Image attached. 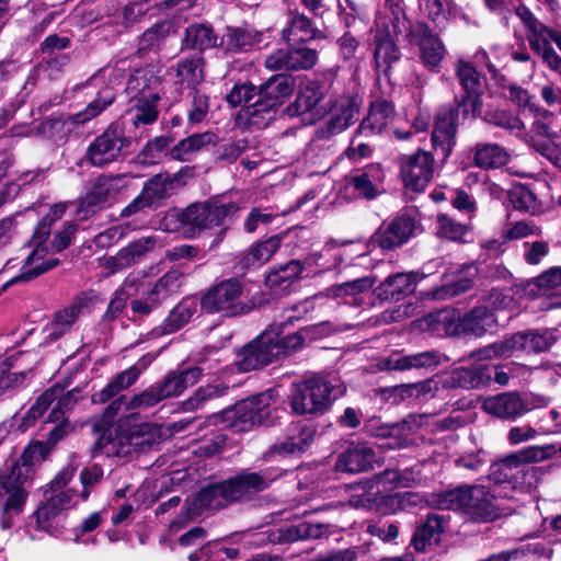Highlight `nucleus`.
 Instances as JSON below:
<instances>
[{
    "instance_id": "obj_1",
    "label": "nucleus",
    "mask_w": 561,
    "mask_h": 561,
    "mask_svg": "<svg viewBox=\"0 0 561 561\" xmlns=\"http://www.w3.org/2000/svg\"><path fill=\"white\" fill-rule=\"evenodd\" d=\"M455 71L463 93L456 108L447 107L438 112L432 131L433 148L443 159L449 157L456 145L459 114L463 118H474L482 107V87L477 69L469 61L459 59Z\"/></svg>"
},
{
    "instance_id": "obj_2",
    "label": "nucleus",
    "mask_w": 561,
    "mask_h": 561,
    "mask_svg": "<svg viewBox=\"0 0 561 561\" xmlns=\"http://www.w3.org/2000/svg\"><path fill=\"white\" fill-rule=\"evenodd\" d=\"M37 469L21 456L0 467V526L10 529L23 513Z\"/></svg>"
},
{
    "instance_id": "obj_3",
    "label": "nucleus",
    "mask_w": 561,
    "mask_h": 561,
    "mask_svg": "<svg viewBox=\"0 0 561 561\" xmlns=\"http://www.w3.org/2000/svg\"><path fill=\"white\" fill-rule=\"evenodd\" d=\"M345 390L344 383L336 375H314L293 385L289 405L298 415H320L327 412Z\"/></svg>"
},
{
    "instance_id": "obj_4",
    "label": "nucleus",
    "mask_w": 561,
    "mask_h": 561,
    "mask_svg": "<svg viewBox=\"0 0 561 561\" xmlns=\"http://www.w3.org/2000/svg\"><path fill=\"white\" fill-rule=\"evenodd\" d=\"M65 211V204H56L38 222L31 240L28 241V247L32 248V250L24 260L21 273L7 280L3 288L21 282H30L60 264V260L57 257L50 256L46 259L48 255L47 239L50 236L51 224L59 219Z\"/></svg>"
},
{
    "instance_id": "obj_5",
    "label": "nucleus",
    "mask_w": 561,
    "mask_h": 561,
    "mask_svg": "<svg viewBox=\"0 0 561 561\" xmlns=\"http://www.w3.org/2000/svg\"><path fill=\"white\" fill-rule=\"evenodd\" d=\"M240 209L239 203L217 195L187 206L180 213L179 221L186 228L190 237H195L204 230L225 226L233 220Z\"/></svg>"
},
{
    "instance_id": "obj_6",
    "label": "nucleus",
    "mask_w": 561,
    "mask_h": 561,
    "mask_svg": "<svg viewBox=\"0 0 561 561\" xmlns=\"http://www.w3.org/2000/svg\"><path fill=\"white\" fill-rule=\"evenodd\" d=\"M295 90V79L288 75H274L262 83L257 100L249 104L245 114L252 125L266 126L274 119L276 110Z\"/></svg>"
},
{
    "instance_id": "obj_7",
    "label": "nucleus",
    "mask_w": 561,
    "mask_h": 561,
    "mask_svg": "<svg viewBox=\"0 0 561 561\" xmlns=\"http://www.w3.org/2000/svg\"><path fill=\"white\" fill-rule=\"evenodd\" d=\"M243 290V283L237 277L220 280L203 295L201 307L207 313H219L224 317L247 314L252 307L241 300Z\"/></svg>"
},
{
    "instance_id": "obj_8",
    "label": "nucleus",
    "mask_w": 561,
    "mask_h": 561,
    "mask_svg": "<svg viewBox=\"0 0 561 561\" xmlns=\"http://www.w3.org/2000/svg\"><path fill=\"white\" fill-rule=\"evenodd\" d=\"M401 26L407 30V38L411 45L419 48L420 58L430 70H436L446 55V47L437 33L425 22H411L404 16L396 18L393 22L394 33L401 32Z\"/></svg>"
},
{
    "instance_id": "obj_9",
    "label": "nucleus",
    "mask_w": 561,
    "mask_h": 561,
    "mask_svg": "<svg viewBox=\"0 0 561 561\" xmlns=\"http://www.w3.org/2000/svg\"><path fill=\"white\" fill-rule=\"evenodd\" d=\"M161 430L152 424H141L128 432L118 434L114 439L105 440L104 434L96 442L93 451L105 448L106 455L125 457L131 451H148L160 442Z\"/></svg>"
},
{
    "instance_id": "obj_10",
    "label": "nucleus",
    "mask_w": 561,
    "mask_h": 561,
    "mask_svg": "<svg viewBox=\"0 0 561 561\" xmlns=\"http://www.w3.org/2000/svg\"><path fill=\"white\" fill-rule=\"evenodd\" d=\"M435 321L443 325L445 333L448 335L467 333L482 336L488 332H493L497 327L494 312L483 306L473 308L458 319H456L453 311L440 310L435 314Z\"/></svg>"
},
{
    "instance_id": "obj_11",
    "label": "nucleus",
    "mask_w": 561,
    "mask_h": 561,
    "mask_svg": "<svg viewBox=\"0 0 561 561\" xmlns=\"http://www.w3.org/2000/svg\"><path fill=\"white\" fill-rule=\"evenodd\" d=\"M515 13L528 30V41L533 49L542 57L550 68L558 70L561 60L553 48V44L561 49L560 33L542 25L531 11L523 4L516 8Z\"/></svg>"
},
{
    "instance_id": "obj_12",
    "label": "nucleus",
    "mask_w": 561,
    "mask_h": 561,
    "mask_svg": "<svg viewBox=\"0 0 561 561\" xmlns=\"http://www.w3.org/2000/svg\"><path fill=\"white\" fill-rule=\"evenodd\" d=\"M270 396L260 393L234 404L222 412L226 426L236 432H248L256 425L267 423Z\"/></svg>"
},
{
    "instance_id": "obj_13",
    "label": "nucleus",
    "mask_w": 561,
    "mask_h": 561,
    "mask_svg": "<svg viewBox=\"0 0 561 561\" xmlns=\"http://www.w3.org/2000/svg\"><path fill=\"white\" fill-rule=\"evenodd\" d=\"M285 470L279 468H266L259 472L241 471L226 480L232 503L253 499L260 492L267 490L271 484L283 477Z\"/></svg>"
},
{
    "instance_id": "obj_14",
    "label": "nucleus",
    "mask_w": 561,
    "mask_h": 561,
    "mask_svg": "<svg viewBox=\"0 0 561 561\" xmlns=\"http://www.w3.org/2000/svg\"><path fill=\"white\" fill-rule=\"evenodd\" d=\"M285 470L279 468H266L259 472L241 471L226 480L232 503L253 499L260 492L267 490L271 484L283 477Z\"/></svg>"
},
{
    "instance_id": "obj_15",
    "label": "nucleus",
    "mask_w": 561,
    "mask_h": 561,
    "mask_svg": "<svg viewBox=\"0 0 561 561\" xmlns=\"http://www.w3.org/2000/svg\"><path fill=\"white\" fill-rule=\"evenodd\" d=\"M129 146L118 124H111L100 136H98L87 148L85 160L93 167L103 168L115 162L122 149Z\"/></svg>"
},
{
    "instance_id": "obj_16",
    "label": "nucleus",
    "mask_w": 561,
    "mask_h": 561,
    "mask_svg": "<svg viewBox=\"0 0 561 561\" xmlns=\"http://www.w3.org/2000/svg\"><path fill=\"white\" fill-rule=\"evenodd\" d=\"M318 58V50L298 43L268 54L264 67L272 71L309 70L317 64Z\"/></svg>"
},
{
    "instance_id": "obj_17",
    "label": "nucleus",
    "mask_w": 561,
    "mask_h": 561,
    "mask_svg": "<svg viewBox=\"0 0 561 561\" xmlns=\"http://www.w3.org/2000/svg\"><path fill=\"white\" fill-rule=\"evenodd\" d=\"M76 468L71 465L61 469L56 477L50 481L49 488L46 491L50 493L36 511L37 522L44 527V524L50 518L55 517L60 511L68 507L71 499L72 491L62 490L73 478Z\"/></svg>"
},
{
    "instance_id": "obj_18",
    "label": "nucleus",
    "mask_w": 561,
    "mask_h": 561,
    "mask_svg": "<svg viewBox=\"0 0 561 561\" xmlns=\"http://www.w3.org/2000/svg\"><path fill=\"white\" fill-rule=\"evenodd\" d=\"M462 514L472 522H492L502 515L495 496L484 485L467 486Z\"/></svg>"
},
{
    "instance_id": "obj_19",
    "label": "nucleus",
    "mask_w": 561,
    "mask_h": 561,
    "mask_svg": "<svg viewBox=\"0 0 561 561\" xmlns=\"http://www.w3.org/2000/svg\"><path fill=\"white\" fill-rule=\"evenodd\" d=\"M433 163L434 158L427 151L419 150L404 156L400 170L404 185L414 192L424 191L433 178Z\"/></svg>"
},
{
    "instance_id": "obj_20",
    "label": "nucleus",
    "mask_w": 561,
    "mask_h": 561,
    "mask_svg": "<svg viewBox=\"0 0 561 561\" xmlns=\"http://www.w3.org/2000/svg\"><path fill=\"white\" fill-rule=\"evenodd\" d=\"M124 174H107L99 176L90 191L80 202V211L94 214L110 203L125 187Z\"/></svg>"
},
{
    "instance_id": "obj_21",
    "label": "nucleus",
    "mask_w": 561,
    "mask_h": 561,
    "mask_svg": "<svg viewBox=\"0 0 561 561\" xmlns=\"http://www.w3.org/2000/svg\"><path fill=\"white\" fill-rule=\"evenodd\" d=\"M278 357L279 348L273 343L272 331H265L242 350L237 366L240 371H251L271 364Z\"/></svg>"
},
{
    "instance_id": "obj_22",
    "label": "nucleus",
    "mask_w": 561,
    "mask_h": 561,
    "mask_svg": "<svg viewBox=\"0 0 561 561\" xmlns=\"http://www.w3.org/2000/svg\"><path fill=\"white\" fill-rule=\"evenodd\" d=\"M154 356L151 354L141 356L134 365L111 379L100 391L93 393L91 397L92 402L104 404L123 390L131 387L138 380L139 376L151 365Z\"/></svg>"
},
{
    "instance_id": "obj_23",
    "label": "nucleus",
    "mask_w": 561,
    "mask_h": 561,
    "mask_svg": "<svg viewBox=\"0 0 561 561\" xmlns=\"http://www.w3.org/2000/svg\"><path fill=\"white\" fill-rule=\"evenodd\" d=\"M414 230V216L401 213L378 228L374 234V241L383 250H392L404 244L412 237Z\"/></svg>"
},
{
    "instance_id": "obj_24",
    "label": "nucleus",
    "mask_w": 561,
    "mask_h": 561,
    "mask_svg": "<svg viewBox=\"0 0 561 561\" xmlns=\"http://www.w3.org/2000/svg\"><path fill=\"white\" fill-rule=\"evenodd\" d=\"M283 41L287 43L306 44L316 39H323L324 33L316 25V23L300 12L297 8L288 9L286 25L282 32Z\"/></svg>"
},
{
    "instance_id": "obj_25",
    "label": "nucleus",
    "mask_w": 561,
    "mask_h": 561,
    "mask_svg": "<svg viewBox=\"0 0 561 561\" xmlns=\"http://www.w3.org/2000/svg\"><path fill=\"white\" fill-rule=\"evenodd\" d=\"M162 69L158 65H147L136 69L128 78L126 94L128 98H160Z\"/></svg>"
},
{
    "instance_id": "obj_26",
    "label": "nucleus",
    "mask_w": 561,
    "mask_h": 561,
    "mask_svg": "<svg viewBox=\"0 0 561 561\" xmlns=\"http://www.w3.org/2000/svg\"><path fill=\"white\" fill-rule=\"evenodd\" d=\"M263 41V33L250 26H228L220 37L218 48L227 54L234 55L250 51Z\"/></svg>"
},
{
    "instance_id": "obj_27",
    "label": "nucleus",
    "mask_w": 561,
    "mask_h": 561,
    "mask_svg": "<svg viewBox=\"0 0 561 561\" xmlns=\"http://www.w3.org/2000/svg\"><path fill=\"white\" fill-rule=\"evenodd\" d=\"M73 431V426L66 419L58 422L49 432L46 442L35 440L30 443L21 457L34 466L37 470L47 459L56 445Z\"/></svg>"
},
{
    "instance_id": "obj_28",
    "label": "nucleus",
    "mask_w": 561,
    "mask_h": 561,
    "mask_svg": "<svg viewBox=\"0 0 561 561\" xmlns=\"http://www.w3.org/2000/svg\"><path fill=\"white\" fill-rule=\"evenodd\" d=\"M448 357L436 350H428L417 353L393 355L383 362V367L390 370H411L437 368Z\"/></svg>"
},
{
    "instance_id": "obj_29",
    "label": "nucleus",
    "mask_w": 561,
    "mask_h": 561,
    "mask_svg": "<svg viewBox=\"0 0 561 561\" xmlns=\"http://www.w3.org/2000/svg\"><path fill=\"white\" fill-rule=\"evenodd\" d=\"M376 460L374 449L366 444H352L342 451L334 463L336 472L358 473L367 471Z\"/></svg>"
},
{
    "instance_id": "obj_30",
    "label": "nucleus",
    "mask_w": 561,
    "mask_h": 561,
    "mask_svg": "<svg viewBox=\"0 0 561 561\" xmlns=\"http://www.w3.org/2000/svg\"><path fill=\"white\" fill-rule=\"evenodd\" d=\"M557 454L553 444L542 446H528L503 458L496 465L500 471L504 472L505 479L513 478L512 470L518 469L526 463L539 462L551 458Z\"/></svg>"
},
{
    "instance_id": "obj_31",
    "label": "nucleus",
    "mask_w": 561,
    "mask_h": 561,
    "mask_svg": "<svg viewBox=\"0 0 561 561\" xmlns=\"http://www.w3.org/2000/svg\"><path fill=\"white\" fill-rule=\"evenodd\" d=\"M154 245L156 239L153 237L139 238L121 249L115 255L106 259L105 267L112 274L128 268L138 263Z\"/></svg>"
},
{
    "instance_id": "obj_32",
    "label": "nucleus",
    "mask_w": 561,
    "mask_h": 561,
    "mask_svg": "<svg viewBox=\"0 0 561 561\" xmlns=\"http://www.w3.org/2000/svg\"><path fill=\"white\" fill-rule=\"evenodd\" d=\"M393 116V105L386 100H377L370 104L367 116L356 129L355 138H367L378 135L387 127Z\"/></svg>"
},
{
    "instance_id": "obj_33",
    "label": "nucleus",
    "mask_w": 561,
    "mask_h": 561,
    "mask_svg": "<svg viewBox=\"0 0 561 561\" xmlns=\"http://www.w3.org/2000/svg\"><path fill=\"white\" fill-rule=\"evenodd\" d=\"M385 173L380 164L371 163L363 169L356 170L348 179V184L357 195L373 199L380 191Z\"/></svg>"
},
{
    "instance_id": "obj_34",
    "label": "nucleus",
    "mask_w": 561,
    "mask_h": 561,
    "mask_svg": "<svg viewBox=\"0 0 561 561\" xmlns=\"http://www.w3.org/2000/svg\"><path fill=\"white\" fill-rule=\"evenodd\" d=\"M359 113V103L355 98L341 96L331 106L327 128L331 135L340 134L354 124Z\"/></svg>"
},
{
    "instance_id": "obj_35",
    "label": "nucleus",
    "mask_w": 561,
    "mask_h": 561,
    "mask_svg": "<svg viewBox=\"0 0 561 561\" xmlns=\"http://www.w3.org/2000/svg\"><path fill=\"white\" fill-rule=\"evenodd\" d=\"M330 533V525L300 523L278 528L270 535L273 543L284 545L298 540L318 539Z\"/></svg>"
},
{
    "instance_id": "obj_36",
    "label": "nucleus",
    "mask_w": 561,
    "mask_h": 561,
    "mask_svg": "<svg viewBox=\"0 0 561 561\" xmlns=\"http://www.w3.org/2000/svg\"><path fill=\"white\" fill-rule=\"evenodd\" d=\"M374 61L377 71L388 76L393 64L401 58V51L388 28H378L374 36Z\"/></svg>"
},
{
    "instance_id": "obj_37",
    "label": "nucleus",
    "mask_w": 561,
    "mask_h": 561,
    "mask_svg": "<svg viewBox=\"0 0 561 561\" xmlns=\"http://www.w3.org/2000/svg\"><path fill=\"white\" fill-rule=\"evenodd\" d=\"M483 409L489 414L501 419H515L530 410L515 392H505L488 398L483 402Z\"/></svg>"
},
{
    "instance_id": "obj_38",
    "label": "nucleus",
    "mask_w": 561,
    "mask_h": 561,
    "mask_svg": "<svg viewBox=\"0 0 561 561\" xmlns=\"http://www.w3.org/2000/svg\"><path fill=\"white\" fill-rule=\"evenodd\" d=\"M416 282L417 276L413 272L390 275L378 286V297L383 300H400L415 290Z\"/></svg>"
},
{
    "instance_id": "obj_39",
    "label": "nucleus",
    "mask_w": 561,
    "mask_h": 561,
    "mask_svg": "<svg viewBox=\"0 0 561 561\" xmlns=\"http://www.w3.org/2000/svg\"><path fill=\"white\" fill-rule=\"evenodd\" d=\"M556 342L557 339L549 331L519 332L507 339L511 354L517 351L527 354L545 352Z\"/></svg>"
},
{
    "instance_id": "obj_40",
    "label": "nucleus",
    "mask_w": 561,
    "mask_h": 561,
    "mask_svg": "<svg viewBox=\"0 0 561 561\" xmlns=\"http://www.w3.org/2000/svg\"><path fill=\"white\" fill-rule=\"evenodd\" d=\"M203 374L202 368L192 367L169 373L162 381L157 382L164 399L178 397L195 385Z\"/></svg>"
},
{
    "instance_id": "obj_41",
    "label": "nucleus",
    "mask_w": 561,
    "mask_h": 561,
    "mask_svg": "<svg viewBox=\"0 0 561 561\" xmlns=\"http://www.w3.org/2000/svg\"><path fill=\"white\" fill-rule=\"evenodd\" d=\"M282 239L278 236H272L265 240L255 242L239 260L241 268L249 270L260 267L267 263L280 247Z\"/></svg>"
},
{
    "instance_id": "obj_42",
    "label": "nucleus",
    "mask_w": 561,
    "mask_h": 561,
    "mask_svg": "<svg viewBox=\"0 0 561 561\" xmlns=\"http://www.w3.org/2000/svg\"><path fill=\"white\" fill-rule=\"evenodd\" d=\"M553 119H556V117L548 111H545L542 113V119L534 122V128L537 135L546 137V139L539 145L541 154L552 164L559 165L561 161V149L556 142V139H558V133L552 130L551 127Z\"/></svg>"
},
{
    "instance_id": "obj_43",
    "label": "nucleus",
    "mask_w": 561,
    "mask_h": 561,
    "mask_svg": "<svg viewBox=\"0 0 561 561\" xmlns=\"http://www.w3.org/2000/svg\"><path fill=\"white\" fill-rule=\"evenodd\" d=\"M473 163L481 169H497L505 165L511 154L506 148L492 142H478L472 148Z\"/></svg>"
},
{
    "instance_id": "obj_44",
    "label": "nucleus",
    "mask_w": 561,
    "mask_h": 561,
    "mask_svg": "<svg viewBox=\"0 0 561 561\" xmlns=\"http://www.w3.org/2000/svg\"><path fill=\"white\" fill-rule=\"evenodd\" d=\"M175 76L176 84L195 90L205 79L204 58L194 56L179 60L175 67Z\"/></svg>"
},
{
    "instance_id": "obj_45",
    "label": "nucleus",
    "mask_w": 561,
    "mask_h": 561,
    "mask_svg": "<svg viewBox=\"0 0 561 561\" xmlns=\"http://www.w3.org/2000/svg\"><path fill=\"white\" fill-rule=\"evenodd\" d=\"M90 299L87 294L81 293L77 295L71 302L58 310L54 316L53 332L57 336H60L68 332L71 327L76 323L82 310L88 306Z\"/></svg>"
},
{
    "instance_id": "obj_46",
    "label": "nucleus",
    "mask_w": 561,
    "mask_h": 561,
    "mask_svg": "<svg viewBox=\"0 0 561 561\" xmlns=\"http://www.w3.org/2000/svg\"><path fill=\"white\" fill-rule=\"evenodd\" d=\"M226 480L203 488L196 495L197 510H219L232 504Z\"/></svg>"
},
{
    "instance_id": "obj_47",
    "label": "nucleus",
    "mask_w": 561,
    "mask_h": 561,
    "mask_svg": "<svg viewBox=\"0 0 561 561\" xmlns=\"http://www.w3.org/2000/svg\"><path fill=\"white\" fill-rule=\"evenodd\" d=\"M561 286V267L553 266L525 284V293L531 297L556 296Z\"/></svg>"
},
{
    "instance_id": "obj_48",
    "label": "nucleus",
    "mask_w": 561,
    "mask_h": 561,
    "mask_svg": "<svg viewBox=\"0 0 561 561\" xmlns=\"http://www.w3.org/2000/svg\"><path fill=\"white\" fill-rule=\"evenodd\" d=\"M128 108L126 115L133 126L149 125L157 121V103L160 98H128Z\"/></svg>"
},
{
    "instance_id": "obj_49",
    "label": "nucleus",
    "mask_w": 561,
    "mask_h": 561,
    "mask_svg": "<svg viewBox=\"0 0 561 561\" xmlns=\"http://www.w3.org/2000/svg\"><path fill=\"white\" fill-rule=\"evenodd\" d=\"M217 137L210 131L194 134L182 139L170 151L172 160L190 161L191 158L208 145L216 144Z\"/></svg>"
},
{
    "instance_id": "obj_50",
    "label": "nucleus",
    "mask_w": 561,
    "mask_h": 561,
    "mask_svg": "<svg viewBox=\"0 0 561 561\" xmlns=\"http://www.w3.org/2000/svg\"><path fill=\"white\" fill-rule=\"evenodd\" d=\"M444 517L438 514H428L426 520L414 531L411 545L417 552L425 551L426 547L436 541L444 531Z\"/></svg>"
},
{
    "instance_id": "obj_51",
    "label": "nucleus",
    "mask_w": 561,
    "mask_h": 561,
    "mask_svg": "<svg viewBox=\"0 0 561 561\" xmlns=\"http://www.w3.org/2000/svg\"><path fill=\"white\" fill-rule=\"evenodd\" d=\"M197 311V301L193 298H186L180 301L168 314L161 324L162 334H171L179 331Z\"/></svg>"
},
{
    "instance_id": "obj_52",
    "label": "nucleus",
    "mask_w": 561,
    "mask_h": 561,
    "mask_svg": "<svg viewBox=\"0 0 561 561\" xmlns=\"http://www.w3.org/2000/svg\"><path fill=\"white\" fill-rule=\"evenodd\" d=\"M218 37L213 27L206 24H192L185 30L183 46L187 49L204 51L218 46Z\"/></svg>"
},
{
    "instance_id": "obj_53",
    "label": "nucleus",
    "mask_w": 561,
    "mask_h": 561,
    "mask_svg": "<svg viewBox=\"0 0 561 561\" xmlns=\"http://www.w3.org/2000/svg\"><path fill=\"white\" fill-rule=\"evenodd\" d=\"M302 270V262L293 260L268 273L266 285L276 293L286 290L299 278Z\"/></svg>"
},
{
    "instance_id": "obj_54",
    "label": "nucleus",
    "mask_w": 561,
    "mask_h": 561,
    "mask_svg": "<svg viewBox=\"0 0 561 561\" xmlns=\"http://www.w3.org/2000/svg\"><path fill=\"white\" fill-rule=\"evenodd\" d=\"M71 124L70 117L50 116L35 127V133L53 142H65L71 133Z\"/></svg>"
},
{
    "instance_id": "obj_55",
    "label": "nucleus",
    "mask_w": 561,
    "mask_h": 561,
    "mask_svg": "<svg viewBox=\"0 0 561 561\" xmlns=\"http://www.w3.org/2000/svg\"><path fill=\"white\" fill-rule=\"evenodd\" d=\"M378 493H387L398 488H409L414 482L410 470L387 469L373 478Z\"/></svg>"
},
{
    "instance_id": "obj_56",
    "label": "nucleus",
    "mask_w": 561,
    "mask_h": 561,
    "mask_svg": "<svg viewBox=\"0 0 561 561\" xmlns=\"http://www.w3.org/2000/svg\"><path fill=\"white\" fill-rule=\"evenodd\" d=\"M169 34V26L165 23H156L146 30L138 38L137 55L145 57L149 53H158L160 46Z\"/></svg>"
},
{
    "instance_id": "obj_57",
    "label": "nucleus",
    "mask_w": 561,
    "mask_h": 561,
    "mask_svg": "<svg viewBox=\"0 0 561 561\" xmlns=\"http://www.w3.org/2000/svg\"><path fill=\"white\" fill-rule=\"evenodd\" d=\"M316 433L314 426L296 422L287 427L285 438L290 443L295 454H301L312 445Z\"/></svg>"
},
{
    "instance_id": "obj_58",
    "label": "nucleus",
    "mask_w": 561,
    "mask_h": 561,
    "mask_svg": "<svg viewBox=\"0 0 561 561\" xmlns=\"http://www.w3.org/2000/svg\"><path fill=\"white\" fill-rule=\"evenodd\" d=\"M114 99L115 95L112 89L105 88L101 90L83 111L70 116L71 123L80 125L90 122L107 108L114 102Z\"/></svg>"
},
{
    "instance_id": "obj_59",
    "label": "nucleus",
    "mask_w": 561,
    "mask_h": 561,
    "mask_svg": "<svg viewBox=\"0 0 561 561\" xmlns=\"http://www.w3.org/2000/svg\"><path fill=\"white\" fill-rule=\"evenodd\" d=\"M467 486L431 494L427 503L437 510H451L462 514Z\"/></svg>"
},
{
    "instance_id": "obj_60",
    "label": "nucleus",
    "mask_w": 561,
    "mask_h": 561,
    "mask_svg": "<svg viewBox=\"0 0 561 561\" xmlns=\"http://www.w3.org/2000/svg\"><path fill=\"white\" fill-rule=\"evenodd\" d=\"M510 201L516 209L524 210L530 215L541 211V205L536 194L526 185H515L510 191Z\"/></svg>"
},
{
    "instance_id": "obj_61",
    "label": "nucleus",
    "mask_w": 561,
    "mask_h": 561,
    "mask_svg": "<svg viewBox=\"0 0 561 561\" xmlns=\"http://www.w3.org/2000/svg\"><path fill=\"white\" fill-rule=\"evenodd\" d=\"M483 380L481 366L458 367L451 370L448 383L453 387L473 389L482 385Z\"/></svg>"
},
{
    "instance_id": "obj_62",
    "label": "nucleus",
    "mask_w": 561,
    "mask_h": 561,
    "mask_svg": "<svg viewBox=\"0 0 561 561\" xmlns=\"http://www.w3.org/2000/svg\"><path fill=\"white\" fill-rule=\"evenodd\" d=\"M171 185L172 180L170 176L159 173L153 175L144 184L141 193L145 195V198H147V201L153 205L156 202L164 199L169 196Z\"/></svg>"
},
{
    "instance_id": "obj_63",
    "label": "nucleus",
    "mask_w": 561,
    "mask_h": 561,
    "mask_svg": "<svg viewBox=\"0 0 561 561\" xmlns=\"http://www.w3.org/2000/svg\"><path fill=\"white\" fill-rule=\"evenodd\" d=\"M541 227L531 219L515 220L508 222L503 231V241L520 240L533 236H540Z\"/></svg>"
},
{
    "instance_id": "obj_64",
    "label": "nucleus",
    "mask_w": 561,
    "mask_h": 561,
    "mask_svg": "<svg viewBox=\"0 0 561 561\" xmlns=\"http://www.w3.org/2000/svg\"><path fill=\"white\" fill-rule=\"evenodd\" d=\"M171 144V138L159 136L148 141L144 149L139 152L138 159L146 164L158 163L163 156H169L165 150Z\"/></svg>"
}]
</instances>
